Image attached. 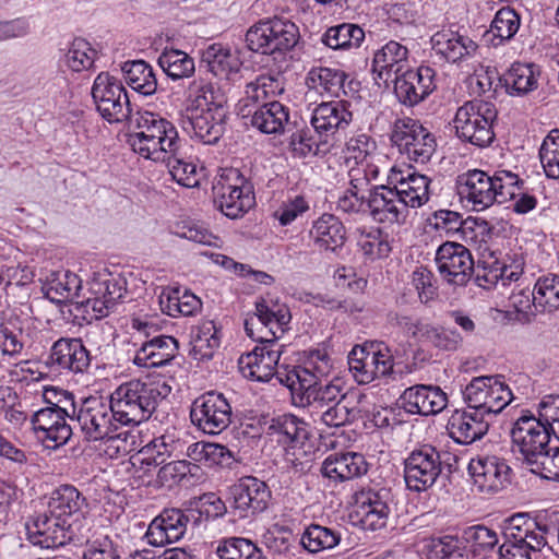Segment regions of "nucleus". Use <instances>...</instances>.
<instances>
[{
    "mask_svg": "<svg viewBox=\"0 0 559 559\" xmlns=\"http://www.w3.org/2000/svg\"><path fill=\"white\" fill-rule=\"evenodd\" d=\"M194 93L182 116V129L204 144H214L226 129V99L211 84L195 86Z\"/></svg>",
    "mask_w": 559,
    "mask_h": 559,
    "instance_id": "1",
    "label": "nucleus"
},
{
    "mask_svg": "<svg viewBox=\"0 0 559 559\" xmlns=\"http://www.w3.org/2000/svg\"><path fill=\"white\" fill-rule=\"evenodd\" d=\"M163 397L158 384L131 380L120 384L109 402L119 426H138L151 418Z\"/></svg>",
    "mask_w": 559,
    "mask_h": 559,
    "instance_id": "2",
    "label": "nucleus"
},
{
    "mask_svg": "<svg viewBox=\"0 0 559 559\" xmlns=\"http://www.w3.org/2000/svg\"><path fill=\"white\" fill-rule=\"evenodd\" d=\"M496 118L497 110L493 104L474 99L459 107L453 127L462 141L485 147L495 139L492 123Z\"/></svg>",
    "mask_w": 559,
    "mask_h": 559,
    "instance_id": "3",
    "label": "nucleus"
},
{
    "mask_svg": "<svg viewBox=\"0 0 559 559\" xmlns=\"http://www.w3.org/2000/svg\"><path fill=\"white\" fill-rule=\"evenodd\" d=\"M501 376L474 378L463 391L467 408L487 417L499 414L513 399L510 388Z\"/></svg>",
    "mask_w": 559,
    "mask_h": 559,
    "instance_id": "4",
    "label": "nucleus"
},
{
    "mask_svg": "<svg viewBox=\"0 0 559 559\" xmlns=\"http://www.w3.org/2000/svg\"><path fill=\"white\" fill-rule=\"evenodd\" d=\"M91 297L75 301L76 310L82 309L90 319L107 317L127 293V280L120 274L98 273L90 283Z\"/></svg>",
    "mask_w": 559,
    "mask_h": 559,
    "instance_id": "5",
    "label": "nucleus"
},
{
    "mask_svg": "<svg viewBox=\"0 0 559 559\" xmlns=\"http://www.w3.org/2000/svg\"><path fill=\"white\" fill-rule=\"evenodd\" d=\"M71 419L76 420L88 441L104 440L119 427L109 400L103 396H88L82 400Z\"/></svg>",
    "mask_w": 559,
    "mask_h": 559,
    "instance_id": "6",
    "label": "nucleus"
},
{
    "mask_svg": "<svg viewBox=\"0 0 559 559\" xmlns=\"http://www.w3.org/2000/svg\"><path fill=\"white\" fill-rule=\"evenodd\" d=\"M92 97L97 111L109 123L122 122L132 115L123 84L107 72L96 76L92 86Z\"/></svg>",
    "mask_w": 559,
    "mask_h": 559,
    "instance_id": "7",
    "label": "nucleus"
},
{
    "mask_svg": "<svg viewBox=\"0 0 559 559\" xmlns=\"http://www.w3.org/2000/svg\"><path fill=\"white\" fill-rule=\"evenodd\" d=\"M348 366L359 384H368L378 378L393 373L394 358L384 344L370 347L356 345L348 355Z\"/></svg>",
    "mask_w": 559,
    "mask_h": 559,
    "instance_id": "8",
    "label": "nucleus"
},
{
    "mask_svg": "<svg viewBox=\"0 0 559 559\" xmlns=\"http://www.w3.org/2000/svg\"><path fill=\"white\" fill-rule=\"evenodd\" d=\"M233 417L231 405L222 393L206 392L197 397L190 408L191 423L202 432L219 435L226 430Z\"/></svg>",
    "mask_w": 559,
    "mask_h": 559,
    "instance_id": "9",
    "label": "nucleus"
},
{
    "mask_svg": "<svg viewBox=\"0 0 559 559\" xmlns=\"http://www.w3.org/2000/svg\"><path fill=\"white\" fill-rule=\"evenodd\" d=\"M442 471L441 454L431 445L413 450L404 460V479L409 490L426 491Z\"/></svg>",
    "mask_w": 559,
    "mask_h": 559,
    "instance_id": "10",
    "label": "nucleus"
},
{
    "mask_svg": "<svg viewBox=\"0 0 559 559\" xmlns=\"http://www.w3.org/2000/svg\"><path fill=\"white\" fill-rule=\"evenodd\" d=\"M214 189L217 191L221 211L229 218L242 216L254 204L252 187L238 169H228Z\"/></svg>",
    "mask_w": 559,
    "mask_h": 559,
    "instance_id": "11",
    "label": "nucleus"
},
{
    "mask_svg": "<svg viewBox=\"0 0 559 559\" xmlns=\"http://www.w3.org/2000/svg\"><path fill=\"white\" fill-rule=\"evenodd\" d=\"M391 140L400 152L405 153L411 160L420 164L430 159L436 147L431 133L418 121L409 118L395 122Z\"/></svg>",
    "mask_w": 559,
    "mask_h": 559,
    "instance_id": "12",
    "label": "nucleus"
},
{
    "mask_svg": "<svg viewBox=\"0 0 559 559\" xmlns=\"http://www.w3.org/2000/svg\"><path fill=\"white\" fill-rule=\"evenodd\" d=\"M270 499L267 485L253 476L242 477L229 488V508L240 519L263 512Z\"/></svg>",
    "mask_w": 559,
    "mask_h": 559,
    "instance_id": "13",
    "label": "nucleus"
},
{
    "mask_svg": "<svg viewBox=\"0 0 559 559\" xmlns=\"http://www.w3.org/2000/svg\"><path fill=\"white\" fill-rule=\"evenodd\" d=\"M435 260L440 276L450 285H466L475 271L471 251L455 241L442 243L437 249Z\"/></svg>",
    "mask_w": 559,
    "mask_h": 559,
    "instance_id": "14",
    "label": "nucleus"
},
{
    "mask_svg": "<svg viewBox=\"0 0 559 559\" xmlns=\"http://www.w3.org/2000/svg\"><path fill=\"white\" fill-rule=\"evenodd\" d=\"M511 467L496 455H478L471 460L468 473L477 491L495 495L511 483Z\"/></svg>",
    "mask_w": 559,
    "mask_h": 559,
    "instance_id": "15",
    "label": "nucleus"
},
{
    "mask_svg": "<svg viewBox=\"0 0 559 559\" xmlns=\"http://www.w3.org/2000/svg\"><path fill=\"white\" fill-rule=\"evenodd\" d=\"M27 539L41 548H58L72 542L75 537L73 523H68L47 512L32 516L26 522Z\"/></svg>",
    "mask_w": 559,
    "mask_h": 559,
    "instance_id": "16",
    "label": "nucleus"
},
{
    "mask_svg": "<svg viewBox=\"0 0 559 559\" xmlns=\"http://www.w3.org/2000/svg\"><path fill=\"white\" fill-rule=\"evenodd\" d=\"M511 437L527 466L550 448L549 431L533 414H523L518 418Z\"/></svg>",
    "mask_w": 559,
    "mask_h": 559,
    "instance_id": "17",
    "label": "nucleus"
},
{
    "mask_svg": "<svg viewBox=\"0 0 559 559\" xmlns=\"http://www.w3.org/2000/svg\"><path fill=\"white\" fill-rule=\"evenodd\" d=\"M354 502L364 528L377 531L388 523L393 495L388 488H367L354 495Z\"/></svg>",
    "mask_w": 559,
    "mask_h": 559,
    "instance_id": "18",
    "label": "nucleus"
},
{
    "mask_svg": "<svg viewBox=\"0 0 559 559\" xmlns=\"http://www.w3.org/2000/svg\"><path fill=\"white\" fill-rule=\"evenodd\" d=\"M435 70L426 66L403 71L393 79L394 93L399 102L407 107L421 103L435 91Z\"/></svg>",
    "mask_w": 559,
    "mask_h": 559,
    "instance_id": "19",
    "label": "nucleus"
},
{
    "mask_svg": "<svg viewBox=\"0 0 559 559\" xmlns=\"http://www.w3.org/2000/svg\"><path fill=\"white\" fill-rule=\"evenodd\" d=\"M455 187L460 200L474 211H483L496 202V186L491 176L480 169L459 175Z\"/></svg>",
    "mask_w": 559,
    "mask_h": 559,
    "instance_id": "20",
    "label": "nucleus"
},
{
    "mask_svg": "<svg viewBox=\"0 0 559 559\" xmlns=\"http://www.w3.org/2000/svg\"><path fill=\"white\" fill-rule=\"evenodd\" d=\"M367 206L372 218L380 223L403 224L408 210L392 185L374 186L367 197Z\"/></svg>",
    "mask_w": 559,
    "mask_h": 559,
    "instance_id": "21",
    "label": "nucleus"
},
{
    "mask_svg": "<svg viewBox=\"0 0 559 559\" xmlns=\"http://www.w3.org/2000/svg\"><path fill=\"white\" fill-rule=\"evenodd\" d=\"M386 181L395 187L407 210L409 207L418 209L429 201L431 180L425 175L412 171L411 168L402 169L392 166L389 169Z\"/></svg>",
    "mask_w": 559,
    "mask_h": 559,
    "instance_id": "22",
    "label": "nucleus"
},
{
    "mask_svg": "<svg viewBox=\"0 0 559 559\" xmlns=\"http://www.w3.org/2000/svg\"><path fill=\"white\" fill-rule=\"evenodd\" d=\"M71 418L68 408L39 409L32 416V425L47 448L56 449L64 444L72 435V428L67 423Z\"/></svg>",
    "mask_w": 559,
    "mask_h": 559,
    "instance_id": "23",
    "label": "nucleus"
},
{
    "mask_svg": "<svg viewBox=\"0 0 559 559\" xmlns=\"http://www.w3.org/2000/svg\"><path fill=\"white\" fill-rule=\"evenodd\" d=\"M431 50L442 61L457 63L473 58L478 45L468 35L443 28L430 37Z\"/></svg>",
    "mask_w": 559,
    "mask_h": 559,
    "instance_id": "24",
    "label": "nucleus"
},
{
    "mask_svg": "<svg viewBox=\"0 0 559 559\" xmlns=\"http://www.w3.org/2000/svg\"><path fill=\"white\" fill-rule=\"evenodd\" d=\"M189 515L180 509H165L148 525L145 537L153 546H164L179 540L187 531Z\"/></svg>",
    "mask_w": 559,
    "mask_h": 559,
    "instance_id": "25",
    "label": "nucleus"
},
{
    "mask_svg": "<svg viewBox=\"0 0 559 559\" xmlns=\"http://www.w3.org/2000/svg\"><path fill=\"white\" fill-rule=\"evenodd\" d=\"M308 238L320 252L338 254L347 239L346 228L338 217L325 213L312 223Z\"/></svg>",
    "mask_w": 559,
    "mask_h": 559,
    "instance_id": "26",
    "label": "nucleus"
},
{
    "mask_svg": "<svg viewBox=\"0 0 559 559\" xmlns=\"http://www.w3.org/2000/svg\"><path fill=\"white\" fill-rule=\"evenodd\" d=\"M400 400L407 413L423 416L438 414L448 404L447 394L439 386L425 384L407 388Z\"/></svg>",
    "mask_w": 559,
    "mask_h": 559,
    "instance_id": "27",
    "label": "nucleus"
},
{
    "mask_svg": "<svg viewBox=\"0 0 559 559\" xmlns=\"http://www.w3.org/2000/svg\"><path fill=\"white\" fill-rule=\"evenodd\" d=\"M50 359L59 368L84 373L91 366V355L81 338L61 337L50 349Z\"/></svg>",
    "mask_w": 559,
    "mask_h": 559,
    "instance_id": "28",
    "label": "nucleus"
},
{
    "mask_svg": "<svg viewBox=\"0 0 559 559\" xmlns=\"http://www.w3.org/2000/svg\"><path fill=\"white\" fill-rule=\"evenodd\" d=\"M489 417L467 408L456 411L449 419L448 430L451 438L460 444H471L481 439L489 429Z\"/></svg>",
    "mask_w": 559,
    "mask_h": 559,
    "instance_id": "29",
    "label": "nucleus"
},
{
    "mask_svg": "<svg viewBox=\"0 0 559 559\" xmlns=\"http://www.w3.org/2000/svg\"><path fill=\"white\" fill-rule=\"evenodd\" d=\"M280 348L254 347L238 360V368L245 378L265 382L274 377L280 359Z\"/></svg>",
    "mask_w": 559,
    "mask_h": 559,
    "instance_id": "30",
    "label": "nucleus"
},
{
    "mask_svg": "<svg viewBox=\"0 0 559 559\" xmlns=\"http://www.w3.org/2000/svg\"><path fill=\"white\" fill-rule=\"evenodd\" d=\"M178 341L169 335H157L142 343L133 362L139 367L157 368L169 364L177 354Z\"/></svg>",
    "mask_w": 559,
    "mask_h": 559,
    "instance_id": "31",
    "label": "nucleus"
},
{
    "mask_svg": "<svg viewBox=\"0 0 559 559\" xmlns=\"http://www.w3.org/2000/svg\"><path fill=\"white\" fill-rule=\"evenodd\" d=\"M408 49L395 40H390L377 50L372 60V72L377 79L388 82L405 71Z\"/></svg>",
    "mask_w": 559,
    "mask_h": 559,
    "instance_id": "32",
    "label": "nucleus"
},
{
    "mask_svg": "<svg viewBox=\"0 0 559 559\" xmlns=\"http://www.w3.org/2000/svg\"><path fill=\"white\" fill-rule=\"evenodd\" d=\"M353 115L344 102H328L318 105L311 117V124L320 135H332L337 130L345 129L352 121Z\"/></svg>",
    "mask_w": 559,
    "mask_h": 559,
    "instance_id": "33",
    "label": "nucleus"
},
{
    "mask_svg": "<svg viewBox=\"0 0 559 559\" xmlns=\"http://www.w3.org/2000/svg\"><path fill=\"white\" fill-rule=\"evenodd\" d=\"M85 498L72 485H62L55 489L48 501V513L68 523L75 522L82 515V507Z\"/></svg>",
    "mask_w": 559,
    "mask_h": 559,
    "instance_id": "34",
    "label": "nucleus"
},
{
    "mask_svg": "<svg viewBox=\"0 0 559 559\" xmlns=\"http://www.w3.org/2000/svg\"><path fill=\"white\" fill-rule=\"evenodd\" d=\"M252 127L266 134L284 132L289 122L288 108L277 100H270L254 110L245 109L243 118H249Z\"/></svg>",
    "mask_w": 559,
    "mask_h": 559,
    "instance_id": "35",
    "label": "nucleus"
},
{
    "mask_svg": "<svg viewBox=\"0 0 559 559\" xmlns=\"http://www.w3.org/2000/svg\"><path fill=\"white\" fill-rule=\"evenodd\" d=\"M324 477L334 481H345L367 473V463L361 454L347 452L330 454L321 466Z\"/></svg>",
    "mask_w": 559,
    "mask_h": 559,
    "instance_id": "36",
    "label": "nucleus"
},
{
    "mask_svg": "<svg viewBox=\"0 0 559 559\" xmlns=\"http://www.w3.org/2000/svg\"><path fill=\"white\" fill-rule=\"evenodd\" d=\"M131 134L154 135L155 138H166L167 143H180L178 132L171 122L162 118L159 115L151 111H138L129 117Z\"/></svg>",
    "mask_w": 559,
    "mask_h": 559,
    "instance_id": "37",
    "label": "nucleus"
},
{
    "mask_svg": "<svg viewBox=\"0 0 559 559\" xmlns=\"http://www.w3.org/2000/svg\"><path fill=\"white\" fill-rule=\"evenodd\" d=\"M282 92L283 87L277 79L271 75H259L246 85L245 96L239 100V114L243 117L245 109L254 110Z\"/></svg>",
    "mask_w": 559,
    "mask_h": 559,
    "instance_id": "38",
    "label": "nucleus"
},
{
    "mask_svg": "<svg viewBox=\"0 0 559 559\" xmlns=\"http://www.w3.org/2000/svg\"><path fill=\"white\" fill-rule=\"evenodd\" d=\"M292 320L289 308L277 300L260 298L255 301V311L249 316V325L262 322V326H272L277 333H285Z\"/></svg>",
    "mask_w": 559,
    "mask_h": 559,
    "instance_id": "39",
    "label": "nucleus"
},
{
    "mask_svg": "<svg viewBox=\"0 0 559 559\" xmlns=\"http://www.w3.org/2000/svg\"><path fill=\"white\" fill-rule=\"evenodd\" d=\"M164 139L147 134H129L128 142L140 156L153 162L165 163L174 154H177L180 143L169 144Z\"/></svg>",
    "mask_w": 559,
    "mask_h": 559,
    "instance_id": "40",
    "label": "nucleus"
},
{
    "mask_svg": "<svg viewBox=\"0 0 559 559\" xmlns=\"http://www.w3.org/2000/svg\"><path fill=\"white\" fill-rule=\"evenodd\" d=\"M80 289L81 280L69 271L52 273L43 286L45 296L56 304L73 301Z\"/></svg>",
    "mask_w": 559,
    "mask_h": 559,
    "instance_id": "41",
    "label": "nucleus"
},
{
    "mask_svg": "<svg viewBox=\"0 0 559 559\" xmlns=\"http://www.w3.org/2000/svg\"><path fill=\"white\" fill-rule=\"evenodd\" d=\"M511 95H525L537 88V73L534 64L515 62L499 79Z\"/></svg>",
    "mask_w": 559,
    "mask_h": 559,
    "instance_id": "42",
    "label": "nucleus"
},
{
    "mask_svg": "<svg viewBox=\"0 0 559 559\" xmlns=\"http://www.w3.org/2000/svg\"><path fill=\"white\" fill-rule=\"evenodd\" d=\"M126 83L135 92L150 96L157 90L153 68L144 60L128 61L122 67Z\"/></svg>",
    "mask_w": 559,
    "mask_h": 559,
    "instance_id": "43",
    "label": "nucleus"
},
{
    "mask_svg": "<svg viewBox=\"0 0 559 559\" xmlns=\"http://www.w3.org/2000/svg\"><path fill=\"white\" fill-rule=\"evenodd\" d=\"M365 31L357 24L342 23L329 27L322 35V43L334 50L360 47Z\"/></svg>",
    "mask_w": 559,
    "mask_h": 559,
    "instance_id": "44",
    "label": "nucleus"
},
{
    "mask_svg": "<svg viewBox=\"0 0 559 559\" xmlns=\"http://www.w3.org/2000/svg\"><path fill=\"white\" fill-rule=\"evenodd\" d=\"M162 310L170 317L194 316L202 308V301L194 294L179 288L163 293L159 298Z\"/></svg>",
    "mask_w": 559,
    "mask_h": 559,
    "instance_id": "45",
    "label": "nucleus"
},
{
    "mask_svg": "<svg viewBox=\"0 0 559 559\" xmlns=\"http://www.w3.org/2000/svg\"><path fill=\"white\" fill-rule=\"evenodd\" d=\"M203 61L209 64L210 71L214 75L225 79L237 73L241 66L238 56L219 44L211 45L203 52Z\"/></svg>",
    "mask_w": 559,
    "mask_h": 559,
    "instance_id": "46",
    "label": "nucleus"
},
{
    "mask_svg": "<svg viewBox=\"0 0 559 559\" xmlns=\"http://www.w3.org/2000/svg\"><path fill=\"white\" fill-rule=\"evenodd\" d=\"M157 61L166 75L175 81L190 78L195 70L193 58L179 49H164Z\"/></svg>",
    "mask_w": 559,
    "mask_h": 559,
    "instance_id": "47",
    "label": "nucleus"
},
{
    "mask_svg": "<svg viewBox=\"0 0 559 559\" xmlns=\"http://www.w3.org/2000/svg\"><path fill=\"white\" fill-rule=\"evenodd\" d=\"M270 429L278 435L280 442L286 444H304L309 437L307 424L292 414L273 419Z\"/></svg>",
    "mask_w": 559,
    "mask_h": 559,
    "instance_id": "48",
    "label": "nucleus"
},
{
    "mask_svg": "<svg viewBox=\"0 0 559 559\" xmlns=\"http://www.w3.org/2000/svg\"><path fill=\"white\" fill-rule=\"evenodd\" d=\"M521 24L520 15L511 8H501L496 13L490 29L485 36L492 35L491 44L498 46L513 38Z\"/></svg>",
    "mask_w": 559,
    "mask_h": 559,
    "instance_id": "49",
    "label": "nucleus"
},
{
    "mask_svg": "<svg viewBox=\"0 0 559 559\" xmlns=\"http://www.w3.org/2000/svg\"><path fill=\"white\" fill-rule=\"evenodd\" d=\"M346 74L343 71L331 68H312L307 75V85L319 93H328L338 96L343 88Z\"/></svg>",
    "mask_w": 559,
    "mask_h": 559,
    "instance_id": "50",
    "label": "nucleus"
},
{
    "mask_svg": "<svg viewBox=\"0 0 559 559\" xmlns=\"http://www.w3.org/2000/svg\"><path fill=\"white\" fill-rule=\"evenodd\" d=\"M265 22L269 25L270 35L274 39V47L278 55L290 51L298 44L300 34L295 23L281 17L265 19Z\"/></svg>",
    "mask_w": 559,
    "mask_h": 559,
    "instance_id": "51",
    "label": "nucleus"
},
{
    "mask_svg": "<svg viewBox=\"0 0 559 559\" xmlns=\"http://www.w3.org/2000/svg\"><path fill=\"white\" fill-rule=\"evenodd\" d=\"M533 306L542 311L559 308V276L549 274L539 277L533 289Z\"/></svg>",
    "mask_w": 559,
    "mask_h": 559,
    "instance_id": "52",
    "label": "nucleus"
},
{
    "mask_svg": "<svg viewBox=\"0 0 559 559\" xmlns=\"http://www.w3.org/2000/svg\"><path fill=\"white\" fill-rule=\"evenodd\" d=\"M346 397L347 395L343 392L341 384L334 382L322 383L316 391H310L309 402L302 403L301 406L308 407L311 415L316 417L320 412L337 405Z\"/></svg>",
    "mask_w": 559,
    "mask_h": 559,
    "instance_id": "53",
    "label": "nucleus"
},
{
    "mask_svg": "<svg viewBox=\"0 0 559 559\" xmlns=\"http://www.w3.org/2000/svg\"><path fill=\"white\" fill-rule=\"evenodd\" d=\"M190 355L197 360L211 359L219 346V338L213 322L204 323L191 337Z\"/></svg>",
    "mask_w": 559,
    "mask_h": 559,
    "instance_id": "54",
    "label": "nucleus"
},
{
    "mask_svg": "<svg viewBox=\"0 0 559 559\" xmlns=\"http://www.w3.org/2000/svg\"><path fill=\"white\" fill-rule=\"evenodd\" d=\"M340 533L318 524L310 525L301 537L302 546L310 552L331 549L338 545Z\"/></svg>",
    "mask_w": 559,
    "mask_h": 559,
    "instance_id": "55",
    "label": "nucleus"
},
{
    "mask_svg": "<svg viewBox=\"0 0 559 559\" xmlns=\"http://www.w3.org/2000/svg\"><path fill=\"white\" fill-rule=\"evenodd\" d=\"M430 221L437 230L444 231L448 236L462 234L464 237L466 229H473L475 224L474 219H463L460 213L450 210L436 211Z\"/></svg>",
    "mask_w": 559,
    "mask_h": 559,
    "instance_id": "56",
    "label": "nucleus"
},
{
    "mask_svg": "<svg viewBox=\"0 0 559 559\" xmlns=\"http://www.w3.org/2000/svg\"><path fill=\"white\" fill-rule=\"evenodd\" d=\"M376 154L377 143L368 134H356L346 142L345 159L347 164L353 160L356 165H362L368 159H373Z\"/></svg>",
    "mask_w": 559,
    "mask_h": 559,
    "instance_id": "57",
    "label": "nucleus"
},
{
    "mask_svg": "<svg viewBox=\"0 0 559 559\" xmlns=\"http://www.w3.org/2000/svg\"><path fill=\"white\" fill-rule=\"evenodd\" d=\"M246 44L248 49L253 52L269 56L278 55L265 20H260L247 31Z\"/></svg>",
    "mask_w": 559,
    "mask_h": 559,
    "instance_id": "58",
    "label": "nucleus"
},
{
    "mask_svg": "<svg viewBox=\"0 0 559 559\" xmlns=\"http://www.w3.org/2000/svg\"><path fill=\"white\" fill-rule=\"evenodd\" d=\"M539 158L548 178L559 179V130H552L544 139Z\"/></svg>",
    "mask_w": 559,
    "mask_h": 559,
    "instance_id": "59",
    "label": "nucleus"
},
{
    "mask_svg": "<svg viewBox=\"0 0 559 559\" xmlns=\"http://www.w3.org/2000/svg\"><path fill=\"white\" fill-rule=\"evenodd\" d=\"M96 51L82 38L72 41L64 55V63L74 72L90 69L94 63Z\"/></svg>",
    "mask_w": 559,
    "mask_h": 559,
    "instance_id": "60",
    "label": "nucleus"
},
{
    "mask_svg": "<svg viewBox=\"0 0 559 559\" xmlns=\"http://www.w3.org/2000/svg\"><path fill=\"white\" fill-rule=\"evenodd\" d=\"M165 163H167L173 179L180 186L185 188H195L200 185L197 165L183 160V158L180 157L179 151Z\"/></svg>",
    "mask_w": 559,
    "mask_h": 559,
    "instance_id": "61",
    "label": "nucleus"
},
{
    "mask_svg": "<svg viewBox=\"0 0 559 559\" xmlns=\"http://www.w3.org/2000/svg\"><path fill=\"white\" fill-rule=\"evenodd\" d=\"M360 411L355 406H349L348 397L332 407L320 412L318 417L329 427H341L359 418Z\"/></svg>",
    "mask_w": 559,
    "mask_h": 559,
    "instance_id": "62",
    "label": "nucleus"
},
{
    "mask_svg": "<svg viewBox=\"0 0 559 559\" xmlns=\"http://www.w3.org/2000/svg\"><path fill=\"white\" fill-rule=\"evenodd\" d=\"M431 552L436 559H474L464 543L452 536L433 539Z\"/></svg>",
    "mask_w": 559,
    "mask_h": 559,
    "instance_id": "63",
    "label": "nucleus"
},
{
    "mask_svg": "<svg viewBox=\"0 0 559 559\" xmlns=\"http://www.w3.org/2000/svg\"><path fill=\"white\" fill-rule=\"evenodd\" d=\"M530 471L544 479L559 481V448L550 447L528 465Z\"/></svg>",
    "mask_w": 559,
    "mask_h": 559,
    "instance_id": "64",
    "label": "nucleus"
}]
</instances>
